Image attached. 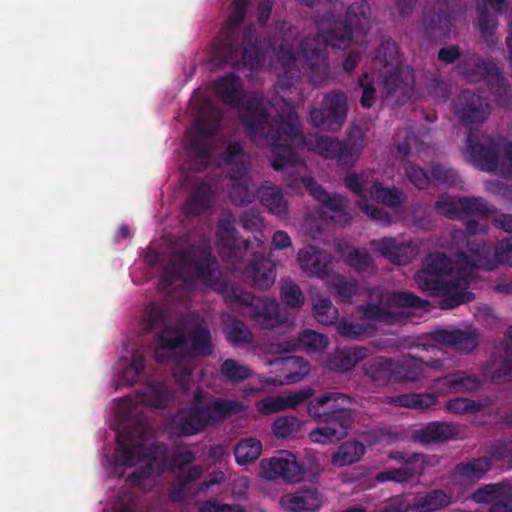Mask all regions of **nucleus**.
Listing matches in <instances>:
<instances>
[{
  "label": "nucleus",
  "mask_w": 512,
  "mask_h": 512,
  "mask_svg": "<svg viewBox=\"0 0 512 512\" xmlns=\"http://www.w3.org/2000/svg\"><path fill=\"white\" fill-rule=\"evenodd\" d=\"M477 27L483 41L489 46L495 45L497 42L496 30L498 27L497 14L490 12L489 9L477 3Z\"/></svg>",
  "instance_id": "obj_40"
},
{
  "label": "nucleus",
  "mask_w": 512,
  "mask_h": 512,
  "mask_svg": "<svg viewBox=\"0 0 512 512\" xmlns=\"http://www.w3.org/2000/svg\"><path fill=\"white\" fill-rule=\"evenodd\" d=\"M409 349L425 351L433 356L422 358L408 354L402 360H394V382L396 383L416 382L422 377L424 366L437 368L441 365L438 355L442 351L437 345L419 340L411 344Z\"/></svg>",
  "instance_id": "obj_16"
},
{
  "label": "nucleus",
  "mask_w": 512,
  "mask_h": 512,
  "mask_svg": "<svg viewBox=\"0 0 512 512\" xmlns=\"http://www.w3.org/2000/svg\"><path fill=\"white\" fill-rule=\"evenodd\" d=\"M333 288L336 298L340 302L351 303L353 297L358 293L359 285L356 281H350L342 275H337L333 279Z\"/></svg>",
  "instance_id": "obj_54"
},
{
  "label": "nucleus",
  "mask_w": 512,
  "mask_h": 512,
  "mask_svg": "<svg viewBox=\"0 0 512 512\" xmlns=\"http://www.w3.org/2000/svg\"><path fill=\"white\" fill-rule=\"evenodd\" d=\"M262 452V443L254 438L240 440L234 448L235 460L239 465H246L259 458Z\"/></svg>",
  "instance_id": "obj_46"
},
{
  "label": "nucleus",
  "mask_w": 512,
  "mask_h": 512,
  "mask_svg": "<svg viewBox=\"0 0 512 512\" xmlns=\"http://www.w3.org/2000/svg\"><path fill=\"white\" fill-rule=\"evenodd\" d=\"M458 432L453 423L433 421L414 430L413 439L423 445L443 443L457 436Z\"/></svg>",
  "instance_id": "obj_28"
},
{
  "label": "nucleus",
  "mask_w": 512,
  "mask_h": 512,
  "mask_svg": "<svg viewBox=\"0 0 512 512\" xmlns=\"http://www.w3.org/2000/svg\"><path fill=\"white\" fill-rule=\"evenodd\" d=\"M438 401L435 393H408L393 398V403L411 409H428Z\"/></svg>",
  "instance_id": "obj_47"
},
{
  "label": "nucleus",
  "mask_w": 512,
  "mask_h": 512,
  "mask_svg": "<svg viewBox=\"0 0 512 512\" xmlns=\"http://www.w3.org/2000/svg\"><path fill=\"white\" fill-rule=\"evenodd\" d=\"M484 377L495 384L503 383L512 378V352L504 349V355L489 363L483 371Z\"/></svg>",
  "instance_id": "obj_39"
},
{
  "label": "nucleus",
  "mask_w": 512,
  "mask_h": 512,
  "mask_svg": "<svg viewBox=\"0 0 512 512\" xmlns=\"http://www.w3.org/2000/svg\"><path fill=\"white\" fill-rule=\"evenodd\" d=\"M225 333L227 340L234 345L250 343L253 339L252 333L245 323L238 319H234L226 325Z\"/></svg>",
  "instance_id": "obj_55"
},
{
  "label": "nucleus",
  "mask_w": 512,
  "mask_h": 512,
  "mask_svg": "<svg viewBox=\"0 0 512 512\" xmlns=\"http://www.w3.org/2000/svg\"><path fill=\"white\" fill-rule=\"evenodd\" d=\"M212 200V189L209 183L200 182L190 194L184 205V211L188 215L197 216L206 211Z\"/></svg>",
  "instance_id": "obj_38"
},
{
  "label": "nucleus",
  "mask_w": 512,
  "mask_h": 512,
  "mask_svg": "<svg viewBox=\"0 0 512 512\" xmlns=\"http://www.w3.org/2000/svg\"><path fill=\"white\" fill-rule=\"evenodd\" d=\"M280 503L290 512L315 511L322 506V496L316 488L301 489L295 493L283 495Z\"/></svg>",
  "instance_id": "obj_29"
},
{
  "label": "nucleus",
  "mask_w": 512,
  "mask_h": 512,
  "mask_svg": "<svg viewBox=\"0 0 512 512\" xmlns=\"http://www.w3.org/2000/svg\"><path fill=\"white\" fill-rule=\"evenodd\" d=\"M183 269L194 279L221 291L225 303L262 329H273L283 323L276 300L258 297L240 286L228 287L222 279L219 263L209 246L189 245L177 253Z\"/></svg>",
  "instance_id": "obj_3"
},
{
  "label": "nucleus",
  "mask_w": 512,
  "mask_h": 512,
  "mask_svg": "<svg viewBox=\"0 0 512 512\" xmlns=\"http://www.w3.org/2000/svg\"><path fill=\"white\" fill-rule=\"evenodd\" d=\"M459 261L464 265L455 275L454 265L445 253L429 254L423 269L415 275L418 287L430 296L441 297L439 306L448 310L474 300L475 295L468 291L474 269L491 271L495 268L489 257V249L484 243H476L469 253L460 252Z\"/></svg>",
  "instance_id": "obj_4"
},
{
  "label": "nucleus",
  "mask_w": 512,
  "mask_h": 512,
  "mask_svg": "<svg viewBox=\"0 0 512 512\" xmlns=\"http://www.w3.org/2000/svg\"><path fill=\"white\" fill-rule=\"evenodd\" d=\"M368 349L365 347H350L338 349L330 355L327 367L335 372H347L355 367L357 363L367 357Z\"/></svg>",
  "instance_id": "obj_32"
},
{
  "label": "nucleus",
  "mask_w": 512,
  "mask_h": 512,
  "mask_svg": "<svg viewBox=\"0 0 512 512\" xmlns=\"http://www.w3.org/2000/svg\"><path fill=\"white\" fill-rule=\"evenodd\" d=\"M363 371L376 385L385 386L394 382V359L384 356L370 358L363 364Z\"/></svg>",
  "instance_id": "obj_31"
},
{
  "label": "nucleus",
  "mask_w": 512,
  "mask_h": 512,
  "mask_svg": "<svg viewBox=\"0 0 512 512\" xmlns=\"http://www.w3.org/2000/svg\"><path fill=\"white\" fill-rule=\"evenodd\" d=\"M305 187L310 191V194L320 203L323 207L331 212L330 219L337 224L346 225L350 222L351 216L345 211L347 206V199L339 194L330 195L321 185L311 177L303 178Z\"/></svg>",
  "instance_id": "obj_22"
},
{
  "label": "nucleus",
  "mask_w": 512,
  "mask_h": 512,
  "mask_svg": "<svg viewBox=\"0 0 512 512\" xmlns=\"http://www.w3.org/2000/svg\"><path fill=\"white\" fill-rule=\"evenodd\" d=\"M348 114L347 96L341 90H333L323 96L319 107L310 111V124L324 131L336 132L344 125Z\"/></svg>",
  "instance_id": "obj_15"
},
{
  "label": "nucleus",
  "mask_w": 512,
  "mask_h": 512,
  "mask_svg": "<svg viewBox=\"0 0 512 512\" xmlns=\"http://www.w3.org/2000/svg\"><path fill=\"white\" fill-rule=\"evenodd\" d=\"M173 377L179 387L187 392L190 389L192 380V367L187 363L185 358L179 360L173 368Z\"/></svg>",
  "instance_id": "obj_63"
},
{
  "label": "nucleus",
  "mask_w": 512,
  "mask_h": 512,
  "mask_svg": "<svg viewBox=\"0 0 512 512\" xmlns=\"http://www.w3.org/2000/svg\"><path fill=\"white\" fill-rule=\"evenodd\" d=\"M376 59L382 62L384 68L391 67V70L385 72L383 92L388 100L399 104L401 98L407 94L409 83L400 76L401 61L396 42L391 39L382 41L376 51Z\"/></svg>",
  "instance_id": "obj_14"
},
{
  "label": "nucleus",
  "mask_w": 512,
  "mask_h": 512,
  "mask_svg": "<svg viewBox=\"0 0 512 512\" xmlns=\"http://www.w3.org/2000/svg\"><path fill=\"white\" fill-rule=\"evenodd\" d=\"M407 179L418 189H427L430 185L428 173L419 165L407 161L404 165Z\"/></svg>",
  "instance_id": "obj_59"
},
{
  "label": "nucleus",
  "mask_w": 512,
  "mask_h": 512,
  "mask_svg": "<svg viewBox=\"0 0 512 512\" xmlns=\"http://www.w3.org/2000/svg\"><path fill=\"white\" fill-rule=\"evenodd\" d=\"M365 146L363 133L359 129L349 132L346 141L328 136H319L310 148L325 159L335 160L343 169L352 168Z\"/></svg>",
  "instance_id": "obj_12"
},
{
  "label": "nucleus",
  "mask_w": 512,
  "mask_h": 512,
  "mask_svg": "<svg viewBox=\"0 0 512 512\" xmlns=\"http://www.w3.org/2000/svg\"><path fill=\"white\" fill-rule=\"evenodd\" d=\"M365 450V446L359 441H346L333 453L331 463L336 467L354 464L362 458Z\"/></svg>",
  "instance_id": "obj_41"
},
{
  "label": "nucleus",
  "mask_w": 512,
  "mask_h": 512,
  "mask_svg": "<svg viewBox=\"0 0 512 512\" xmlns=\"http://www.w3.org/2000/svg\"><path fill=\"white\" fill-rule=\"evenodd\" d=\"M427 136V131L424 129L416 132L409 127L399 129L394 137V142L398 154L401 156H408L412 151L417 153L424 152L429 148L423 136Z\"/></svg>",
  "instance_id": "obj_33"
},
{
  "label": "nucleus",
  "mask_w": 512,
  "mask_h": 512,
  "mask_svg": "<svg viewBox=\"0 0 512 512\" xmlns=\"http://www.w3.org/2000/svg\"><path fill=\"white\" fill-rule=\"evenodd\" d=\"M466 11L464 0H428L423 12V30L432 41L450 37L452 21Z\"/></svg>",
  "instance_id": "obj_10"
},
{
  "label": "nucleus",
  "mask_w": 512,
  "mask_h": 512,
  "mask_svg": "<svg viewBox=\"0 0 512 512\" xmlns=\"http://www.w3.org/2000/svg\"><path fill=\"white\" fill-rule=\"evenodd\" d=\"M459 205L462 216H489L493 213V206L489 205L483 197L462 196L459 197Z\"/></svg>",
  "instance_id": "obj_49"
},
{
  "label": "nucleus",
  "mask_w": 512,
  "mask_h": 512,
  "mask_svg": "<svg viewBox=\"0 0 512 512\" xmlns=\"http://www.w3.org/2000/svg\"><path fill=\"white\" fill-rule=\"evenodd\" d=\"M250 0H233L227 26L215 48V57L234 68L256 70L260 64V49L256 26L242 28Z\"/></svg>",
  "instance_id": "obj_6"
},
{
  "label": "nucleus",
  "mask_w": 512,
  "mask_h": 512,
  "mask_svg": "<svg viewBox=\"0 0 512 512\" xmlns=\"http://www.w3.org/2000/svg\"><path fill=\"white\" fill-rule=\"evenodd\" d=\"M438 383L451 393H470L480 388L482 380L476 375L458 370L440 378Z\"/></svg>",
  "instance_id": "obj_35"
},
{
  "label": "nucleus",
  "mask_w": 512,
  "mask_h": 512,
  "mask_svg": "<svg viewBox=\"0 0 512 512\" xmlns=\"http://www.w3.org/2000/svg\"><path fill=\"white\" fill-rule=\"evenodd\" d=\"M116 442L114 459L118 465L133 467L147 455L146 446L136 442L134 433L128 429H123L117 434Z\"/></svg>",
  "instance_id": "obj_23"
},
{
  "label": "nucleus",
  "mask_w": 512,
  "mask_h": 512,
  "mask_svg": "<svg viewBox=\"0 0 512 512\" xmlns=\"http://www.w3.org/2000/svg\"><path fill=\"white\" fill-rule=\"evenodd\" d=\"M299 339L304 347L315 351L325 349L329 343L326 335L313 330H304Z\"/></svg>",
  "instance_id": "obj_62"
},
{
  "label": "nucleus",
  "mask_w": 512,
  "mask_h": 512,
  "mask_svg": "<svg viewBox=\"0 0 512 512\" xmlns=\"http://www.w3.org/2000/svg\"><path fill=\"white\" fill-rule=\"evenodd\" d=\"M436 212L451 220L462 219V210L459 205V198L443 197L435 202Z\"/></svg>",
  "instance_id": "obj_58"
},
{
  "label": "nucleus",
  "mask_w": 512,
  "mask_h": 512,
  "mask_svg": "<svg viewBox=\"0 0 512 512\" xmlns=\"http://www.w3.org/2000/svg\"><path fill=\"white\" fill-rule=\"evenodd\" d=\"M220 373L227 382L236 384L250 378L253 375V370L249 365L228 358L222 362Z\"/></svg>",
  "instance_id": "obj_48"
},
{
  "label": "nucleus",
  "mask_w": 512,
  "mask_h": 512,
  "mask_svg": "<svg viewBox=\"0 0 512 512\" xmlns=\"http://www.w3.org/2000/svg\"><path fill=\"white\" fill-rule=\"evenodd\" d=\"M467 153L471 162L482 171L493 172L498 167L499 144L488 135H477L471 130L467 135Z\"/></svg>",
  "instance_id": "obj_20"
},
{
  "label": "nucleus",
  "mask_w": 512,
  "mask_h": 512,
  "mask_svg": "<svg viewBox=\"0 0 512 512\" xmlns=\"http://www.w3.org/2000/svg\"><path fill=\"white\" fill-rule=\"evenodd\" d=\"M433 341L470 353L478 346L477 335L473 331L457 328H437L430 333Z\"/></svg>",
  "instance_id": "obj_24"
},
{
  "label": "nucleus",
  "mask_w": 512,
  "mask_h": 512,
  "mask_svg": "<svg viewBox=\"0 0 512 512\" xmlns=\"http://www.w3.org/2000/svg\"><path fill=\"white\" fill-rule=\"evenodd\" d=\"M451 496L441 489L418 494L411 506L413 512H434L451 504Z\"/></svg>",
  "instance_id": "obj_36"
},
{
  "label": "nucleus",
  "mask_w": 512,
  "mask_h": 512,
  "mask_svg": "<svg viewBox=\"0 0 512 512\" xmlns=\"http://www.w3.org/2000/svg\"><path fill=\"white\" fill-rule=\"evenodd\" d=\"M262 475L271 480L282 479L287 483H298L305 479L304 467L296 456L288 451L261 461Z\"/></svg>",
  "instance_id": "obj_19"
},
{
  "label": "nucleus",
  "mask_w": 512,
  "mask_h": 512,
  "mask_svg": "<svg viewBox=\"0 0 512 512\" xmlns=\"http://www.w3.org/2000/svg\"><path fill=\"white\" fill-rule=\"evenodd\" d=\"M301 268L311 276L324 279L332 271L331 255L315 246H308L298 253Z\"/></svg>",
  "instance_id": "obj_25"
},
{
  "label": "nucleus",
  "mask_w": 512,
  "mask_h": 512,
  "mask_svg": "<svg viewBox=\"0 0 512 512\" xmlns=\"http://www.w3.org/2000/svg\"><path fill=\"white\" fill-rule=\"evenodd\" d=\"M482 407L480 402L461 397L450 399L445 405V408L454 414L474 413L480 411Z\"/></svg>",
  "instance_id": "obj_61"
},
{
  "label": "nucleus",
  "mask_w": 512,
  "mask_h": 512,
  "mask_svg": "<svg viewBox=\"0 0 512 512\" xmlns=\"http://www.w3.org/2000/svg\"><path fill=\"white\" fill-rule=\"evenodd\" d=\"M205 418L202 406L191 404L189 407L178 411L174 419V425L180 435L193 436L209 426Z\"/></svg>",
  "instance_id": "obj_27"
},
{
  "label": "nucleus",
  "mask_w": 512,
  "mask_h": 512,
  "mask_svg": "<svg viewBox=\"0 0 512 512\" xmlns=\"http://www.w3.org/2000/svg\"><path fill=\"white\" fill-rule=\"evenodd\" d=\"M240 86V78L228 73L215 82L214 88L224 103L238 109L247 135L264 139L271 146L274 170L295 166L299 162L297 150L307 145L297 113L290 110L285 116L272 117L258 96L243 98Z\"/></svg>",
  "instance_id": "obj_2"
},
{
  "label": "nucleus",
  "mask_w": 512,
  "mask_h": 512,
  "mask_svg": "<svg viewBox=\"0 0 512 512\" xmlns=\"http://www.w3.org/2000/svg\"><path fill=\"white\" fill-rule=\"evenodd\" d=\"M352 406V399L338 392L324 393L312 399L307 412L321 426L310 432V440L328 444L345 438L354 422Z\"/></svg>",
  "instance_id": "obj_8"
},
{
  "label": "nucleus",
  "mask_w": 512,
  "mask_h": 512,
  "mask_svg": "<svg viewBox=\"0 0 512 512\" xmlns=\"http://www.w3.org/2000/svg\"><path fill=\"white\" fill-rule=\"evenodd\" d=\"M234 223L235 219L231 214L222 216L217 223L216 236L221 257L232 265H237L251 256L249 264L243 270L245 281L255 289H269L276 279L275 264L262 252H252L251 242L237 236Z\"/></svg>",
  "instance_id": "obj_7"
},
{
  "label": "nucleus",
  "mask_w": 512,
  "mask_h": 512,
  "mask_svg": "<svg viewBox=\"0 0 512 512\" xmlns=\"http://www.w3.org/2000/svg\"><path fill=\"white\" fill-rule=\"evenodd\" d=\"M279 374L265 378L264 383L268 386H283L297 383L304 379L310 371L309 362L300 356H284L276 358L271 362Z\"/></svg>",
  "instance_id": "obj_21"
},
{
  "label": "nucleus",
  "mask_w": 512,
  "mask_h": 512,
  "mask_svg": "<svg viewBox=\"0 0 512 512\" xmlns=\"http://www.w3.org/2000/svg\"><path fill=\"white\" fill-rule=\"evenodd\" d=\"M280 300L283 305L292 310H299L305 304V295L298 284L290 279L280 283Z\"/></svg>",
  "instance_id": "obj_45"
},
{
  "label": "nucleus",
  "mask_w": 512,
  "mask_h": 512,
  "mask_svg": "<svg viewBox=\"0 0 512 512\" xmlns=\"http://www.w3.org/2000/svg\"><path fill=\"white\" fill-rule=\"evenodd\" d=\"M313 316L321 324H333L338 317V311L329 297H319L313 304Z\"/></svg>",
  "instance_id": "obj_51"
},
{
  "label": "nucleus",
  "mask_w": 512,
  "mask_h": 512,
  "mask_svg": "<svg viewBox=\"0 0 512 512\" xmlns=\"http://www.w3.org/2000/svg\"><path fill=\"white\" fill-rule=\"evenodd\" d=\"M420 475V469L401 467L381 471L376 475L375 479L378 482L392 481L403 484L415 480Z\"/></svg>",
  "instance_id": "obj_50"
},
{
  "label": "nucleus",
  "mask_w": 512,
  "mask_h": 512,
  "mask_svg": "<svg viewBox=\"0 0 512 512\" xmlns=\"http://www.w3.org/2000/svg\"><path fill=\"white\" fill-rule=\"evenodd\" d=\"M145 357L136 350L132 353L131 362L122 370L120 381L125 385H133L136 383L144 371Z\"/></svg>",
  "instance_id": "obj_53"
},
{
  "label": "nucleus",
  "mask_w": 512,
  "mask_h": 512,
  "mask_svg": "<svg viewBox=\"0 0 512 512\" xmlns=\"http://www.w3.org/2000/svg\"><path fill=\"white\" fill-rule=\"evenodd\" d=\"M358 86L362 89L360 104L363 108L369 109L376 100V88L374 80L368 73H363L358 78Z\"/></svg>",
  "instance_id": "obj_60"
},
{
  "label": "nucleus",
  "mask_w": 512,
  "mask_h": 512,
  "mask_svg": "<svg viewBox=\"0 0 512 512\" xmlns=\"http://www.w3.org/2000/svg\"><path fill=\"white\" fill-rule=\"evenodd\" d=\"M345 262L363 277L376 274V267L372 256L365 249L352 247L345 255Z\"/></svg>",
  "instance_id": "obj_42"
},
{
  "label": "nucleus",
  "mask_w": 512,
  "mask_h": 512,
  "mask_svg": "<svg viewBox=\"0 0 512 512\" xmlns=\"http://www.w3.org/2000/svg\"><path fill=\"white\" fill-rule=\"evenodd\" d=\"M458 68L469 83L485 81L500 104H507L510 101L508 80L493 61L472 55L463 59Z\"/></svg>",
  "instance_id": "obj_11"
},
{
  "label": "nucleus",
  "mask_w": 512,
  "mask_h": 512,
  "mask_svg": "<svg viewBox=\"0 0 512 512\" xmlns=\"http://www.w3.org/2000/svg\"><path fill=\"white\" fill-rule=\"evenodd\" d=\"M429 302L410 292H394L388 295L386 303H368L362 306V313L365 319L374 320L386 324H397L402 319L399 308L425 309Z\"/></svg>",
  "instance_id": "obj_13"
},
{
  "label": "nucleus",
  "mask_w": 512,
  "mask_h": 512,
  "mask_svg": "<svg viewBox=\"0 0 512 512\" xmlns=\"http://www.w3.org/2000/svg\"><path fill=\"white\" fill-rule=\"evenodd\" d=\"M202 408L210 426L236 414L240 410V404L237 401L217 398Z\"/></svg>",
  "instance_id": "obj_37"
},
{
  "label": "nucleus",
  "mask_w": 512,
  "mask_h": 512,
  "mask_svg": "<svg viewBox=\"0 0 512 512\" xmlns=\"http://www.w3.org/2000/svg\"><path fill=\"white\" fill-rule=\"evenodd\" d=\"M144 329L157 333L158 347L154 356L157 362L166 363L177 350L186 347L189 340L188 355L192 358H206L213 353V343L210 330L205 325H197L186 336L181 327L168 323L167 313L164 308L155 303H150L146 309Z\"/></svg>",
  "instance_id": "obj_5"
},
{
  "label": "nucleus",
  "mask_w": 512,
  "mask_h": 512,
  "mask_svg": "<svg viewBox=\"0 0 512 512\" xmlns=\"http://www.w3.org/2000/svg\"><path fill=\"white\" fill-rule=\"evenodd\" d=\"M337 332L342 337L351 340H363L369 335L366 325L348 320H342L338 323Z\"/></svg>",
  "instance_id": "obj_56"
},
{
  "label": "nucleus",
  "mask_w": 512,
  "mask_h": 512,
  "mask_svg": "<svg viewBox=\"0 0 512 512\" xmlns=\"http://www.w3.org/2000/svg\"><path fill=\"white\" fill-rule=\"evenodd\" d=\"M220 120L215 119L208 122L206 119L196 122V129L187 140V154L198 171L205 170L212 160V142L214 136L220 129Z\"/></svg>",
  "instance_id": "obj_17"
},
{
  "label": "nucleus",
  "mask_w": 512,
  "mask_h": 512,
  "mask_svg": "<svg viewBox=\"0 0 512 512\" xmlns=\"http://www.w3.org/2000/svg\"><path fill=\"white\" fill-rule=\"evenodd\" d=\"M371 197L378 203L388 207H399L406 201V194L397 187H385L374 183L370 189Z\"/></svg>",
  "instance_id": "obj_44"
},
{
  "label": "nucleus",
  "mask_w": 512,
  "mask_h": 512,
  "mask_svg": "<svg viewBox=\"0 0 512 512\" xmlns=\"http://www.w3.org/2000/svg\"><path fill=\"white\" fill-rule=\"evenodd\" d=\"M375 244L381 255L396 265H406L414 257L412 245L398 242L395 238L384 237L376 241Z\"/></svg>",
  "instance_id": "obj_30"
},
{
  "label": "nucleus",
  "mask_w": 512,
  "mask_h": 512,
  "mask_svg": "<svg viewBox=\"0 0 512 512\" xmlns=\"http://www.w3.org/2000/svg\"><path fill=\"white\" fill-rule=\"evenodd\" d=\"M256 196L269 213L277 216L287 214V201L279 186L271 182H265L256 189Z\"/></svg>",
  "instance_id": "obj_34"
},
{
  "label": "nucleus",
  "mask_w": 512,
  "mask_h": 512,
  "mask_svg": "<svg viewBox=\"0 0 512 512\" xmlns=\"http://www.w3.org/2000/svg\"><path fill=\"white\" fill-rule=\"evenodd\" d=\"M136 403L154 408H165L169 401V394L162 383L149 385L136 391Z\"/></svg>",
  "instance_id": "obj_43"
},
{
  "label": "nucleus",
  "mask_w": 512,
  "mask_h": 512,
  "mask_svg": "<svg viewBox=\"0 0 512 512\" xmlns=\"http://www.w3.org/2000/svg\"><path fill=\"white\" fill-rule=\"evenodd\" d=\"M493 460L488 453V455L462 461L454 466L453 479L463 483H475L492 469Z\"/></svg>",
  "instance_id": "obj_26"
},
{
  "label": "nucleus",
  "mask_w": 512,
  "mask_h": 512,
  "mask_svg": "<svg viewBox=\"0 0 512 512\" xmlns=\"http://www.w3.org/2000/svg\"><path fill=\"white\" fill-rule=\"evenodd\" d=\"M505 482L490 483L480 486L476 489L471 498L476 503L490 504L494 503Z\"/></svg>",
  "instance_id": "obj_57"
},
{
  "label": "nucleus",
  "mask_w": 512,
  "mask_h": 512,
  "mask_svg": "<svg viewBox=\"0 0 512 512\" xmlns=\"http://www.w3.org/2000/svg\"><path fill=\"white\" fill-rule=\"evenodd\" d=\"M488 512H512V487L510 485L504 484Z\"/></svg>",
  "instance_id": "obj_64"
},
{
  "label": "nucleus",
  "mask_w": 512,
  "mask_h": 512,
  "mask_svg": "<svg viewBox=\"0 0 512 512\" xmlns=\"http://www.w3.org/2000/svg\"><path fill=\"white\" fill-rule=\"evenodd\" d=\"M301 421L292 415L277 417L272 425V430L277 438L295 437L301 429Z\"/></svg>",
  "instance_id": "obj_52"
},
{
  "label": "nucleus",
  "mask_w": 512,
  "mask_h": 512,
  "mask_svg": "<svg viewBox=\"0 0 512 512\" xmlns=\"http://www.w3.org/2000/svg\"><path fill=\"white\" fill-rule=\"evenodd\" d=\"M452 105L455 116L466 127L482 124L490 114L487 99L471 90H463Z\"/></svg>",
  "instance_id": "obj_18"
},
{
  "label": "nucleus",
  "mask_w": 512,
  "mask_h": 512,
  "mask_svg": "<svg viewBox=\"0 0 512 512\" xmlns=\"http://www.w3.org/2000/svg\"><path fill=\"white\" fill-rule=\"evenodd\" d=\"M227 175L232 180L229 189L230 201L236 206L251 203L256 194L255 186L248 176L250 157L240 142H229L222 156Z\"/></svg>",
  "instance_id": "obj_9"
},
{
  "label": "nucleus",
  "mask_w": 512,
  "mask_h": 512,
  "mask_svg": "<svg viewBox=\"0 0 512 512\" xmlns=\"http://www.w3.org/2000/svg\"><path fill=\"white\" fill-rule=\"evenodd\" d=\"M324 11L314 17L318 33L305 36L299 42L290 30L279 44L277 59L283 74L276 82V91L286 94L301 78L297 63L300 55L307 67L309 81L314 86H322L329 78L330 67L327 47L346 49L351 43L363 42L372 27L371 7L367 0H355L342 13L344 3L339 0H326Z\"/></svg>",
  "instance_id": "obj_1"
}]
</instances>
